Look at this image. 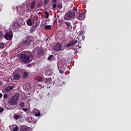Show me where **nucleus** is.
<instances>
[{"mask_svg":"<svg viewBox=\"0 0 131 131\" xmlns=\"http://www.w3.org/2000/svg\"><path fill=\"white\" fill-rule=\"evenodd\" d=\"M19 55V60L23 62H31L33 60V53L30 51H23Z\"/></svg>","mask_w":131,"mask_h":131,"instance_id":"f257e3e1","label":"nucleus"},{"mask_svg":"<svg viewBox=\"0 0 131 131\" xmlns=\"http://www.w3.org/2000/svg\"><path fill=\"white\" fill-rule=\"evenodd\" d=\"M75 18V12L70 11L66 13L63 19L67 21H71Z\"/></svg>","mask_w":131,"mask_h":131,"instance_id":"f03ea898","label":"nucleus"},{"mask_svg":"<svg viewBox=\"0 0 131 131\" xmlns=\"http://www.w3.org/2000/svg\"><path fill=\"white\" fill-rule=\"evenodd\" d=\"M33 37L29 35H27L26 38L22 41V45L25 46H30L31 43L33 41Z\"/></svg>","mask_w":131,"mask_h":131,"instance_id":"7ed1b4c3","label":"nucleus"},{"mask_svg":"<svg viewBox=\"0 0 131 131\" xmlns=\"http://www.w3.org/2000/svg\"><path fill=\"white\" fill-rule=\"evenodd\" d=\"M19 95L18 94H16L15 95L13 96L10 100H9V104L11 105H17L18 103L17 101L18 100Z\"/></svg>","mask_w":131,"mask_h":131,"instance_id":"20e7f679","label":"nucleus"},{"mask_svg":"<svg viewBox=\"0 0 131 131\" xmlns=\"http://www.w3.org/2000/svg\"><path fill=\"white\" fill-rule=\"evenodd\" d=\"M4 38L7 40H11L13 38V33L12 31L9 32L6 31V34L4 35Z\"/></svg>","mask_w":131,"mask_h":131,"instance_id":"39448f33","label":"nucleus"},{"mask_svg":"<svg viewBox=\"0 0 131 131\" xmlns=\"http://www.w3.org/2000/svg\"><path fill=\"white\" fill-rule=\"evenodd\" d=\"M45 50L43 49H38L37 50V55L36 57L37 58H40L41 56H43Z\"/></svg>","mask_w":131,"mask_h":131,"instance_id":"423d86ee","label":"nucleus"},{"mask_svg":"<svg viewBox=\"0 0 131 131\" xmlns=\"http://www.w3.org/2000/svg\"><path fill=\"white\" fill-rule=\"evenodd\" d=\"M78 41L76 40H72L70 41L68 43L66 44V48H69V47L74 46L78 43Z\"/></svg>","mask_w":131,"mask_h":131,"instance_id":"0eeeda50","label":"nucleus"},{"mask_svg":"<svg viewBox=\"0 0 131 131\" xmlns=\"http://www.w3.org/2000/svg\"><path fill=\"white\" fill-rule=\"evenodd\" d=\"M19 131H31V128L26 125H21Z\"/></svg>","mask_w":131,"mask_h":131,"instance_id":"6e6552de","label":"nucleus"},{"mask_svg":"<svg viewBox=\"0 0 131 131\" xmlns=\"http://www.w3.org/2000/svg\"><path fill=\"white\" fill-rule=\"evenodd\" d=\"M61 45L60 42L56 43V45L53 47V49H54V51H58L61 50Z\"/></svg>","mask_w":131,"mask_h":131,"instance_id":"1a4fd4ad","label":"nucleus"},{"mask_svg":"<svg viewBox=\"0 0 131 131\" xmlns=\"http://www.w3.org/2000/svg\"><path fill=\"white\" fill-rule=\"evenodd\" d=\"M77 18L79 20H83L85 18V15L83 13H79L77 15Z\"/></svg>","mask_w":131,"mask_h":131,"instance_id":"9d476101","label":"nucleus"},{"mask_svg":"<svg viewBox=\"0 0 131 131\" xmlns=\"http://www.w3.org/2000/svg\"><path fill=\"white\" fill-rule=\"evenodd\" d=\"M9 128L11 131H17L19 129L18 126L16 125H11Z\"/></svg>","mask_w":131,"mask_h":131,"instance_id":"9b49d317","label":"nucleus"},{"mask_svg":"<svg viewBox=\"0 0 131 131\" xmlns=\"http://www.w3.org/2000/svg\"><path fill=\"white\" fill-rule=\"evenodd\" d=\"M36 6V2L35 1H33L30 4V8L31 10L34 9L35 7Z\"/></svg>","mask_w":131,"mask_h":131,"instance_id":"f8f14e48","label":"nucleus"},{"mask_svg":"<svg viewBox=\"0 0 131 131\" xmlns=\"http://www.w3.org/2000/svg\"><path fill=\"white\" fill-rule=\"evenodd\" d=\"M14 80H18L20 79V75L18 73H15L13 76Z\"/></svg>","mask_w":131,"mask_h":131,"instance_id":"ddd939ff","label":"nucleus"},{"mask_svg":"<svg viewBox=\"0 0 131 131\" xmlns=\"http://www.w3.org/2000/svg\"><path fill=\"white\" fill-rule=\"evenodd\" d=\"M13 27H15V28H18L19 27V25L18 21H15L12 24Z\"/></svg>","mask_w":131,"mask_h":131,"instance_id":"4468645a","label":"nucleus"},{"mask_svg":"<svg viewBox=\"0 0 131 131\" xmlns=\"http://www.w3.org/2000/svg\"><path fill=\"white\" fill-rule=\"evenodd\" d=\"M13 88H14L13 86H9L7 87L5 89V91L6 92L8 93L9 91L12 90L13 89Z\"/></svg>","mask_w":131,"mask_h":131,"instance_id":"2eb2a0df","label":"nucleus"},{"mask_svg":"<svg viewBox=\"0 0 131 131\" xmlns=\"http://www.w3.org/2000/svg\"><path fill=\"white\" fill-rule=\"evenodd\" d=\"M38 20V17L37 15H35L32 18V21H33V24L35 23V21L37 22Z\"/></svg>","mask_w":131,"mask_h":131,"instance_id":"dca6fc26","label":"nucleus"},{"mask_svg":"<svg viewBox=\"0 0 131 131\" xmlns=\"http://www.w3.org/2000/svg\"><path fill=\"white\" fill-rule=\"evenodd\" d=\"M27 24L29 26H32L33 24V21H32L31 19H29L27 21Z\"/></svg>","mask_w":131,"mask_h":131,"instance_id":"f3484780","label":"nucleus"},{"mask_svg":"<svg viewBox=\"0 0 131 131\" xmlns=\"http://www.w3.org/2000/svg\"><path fill=\"white\" fill-rule=\"evenodd\" d=\"M42 3L41 1H40L37 4V6H36V7H37V8H39L40 7H42Z\"/></svg>","mask_w":131,"mask_h":131,"instance_id":"a211bd4d","label":"nucleus"},{"mask_svg":"<svg viewBox=\"0 0 131 131\" xmlns=\"http://www.w3.org/2000/svg\"><path fill=\"white\" fill-rule=\"evenodd\" d=\"M29 76V73L28 72H25L23 74V78L26 79Z\"/></svg>","mask_w":131,"mask_h":131,"instance_id":"6ab92c4d","label":"nucleus"},{"mask_svg":"<svg viewBox=\"0 0 131 131\" xmlns=\"http://www.w3.org/2000/svg\"><path fill=\"white\" fill-rule=\"evenodd\" d=\"M39 25V23L37 22L36 23V25H33L32 26V28L35 30H36V28H37V26Z\"/></svg>","mask_w":131,"mask_h":131,"instance_id":"aec40b11","label":"nucleus"},{"mask_svg":"<svg viewBox=\"0 0 131 131\" xmlns=\"http://www.w3.org/2000/svg\"><path fill=\"white\" fill-rule=\"evenodd\" d=\"M66 25L68 26V28H67V29H69L70 27L71 26V24L69 21H66Z\"/></svg>","mask_w":131,"mask_h":131,"instance_id":"412c9836","label":"nucleus"},{"mask_svg":"<svg viewBox=\"0 0 131 131\" xmlns=\"http://www.w3.org/2000/svg\"><path fill=\"white\" fill-rule=\"evenodd\" d=\"M5 48L4 43L1 42L0 43V50H3Z\"/></svg>","mask_w":131,"mask_h":131,"instance_id":"4be33fe9","label":"nucleus"},{"mask_svg":"<svg viewBox=\"0 0 131 131\" xmlns=\"http://www.w3.org/2000/svg\"><path fill=\"white\" fill-rule=\"evenodd\" d=\"M52 28L51 25H46L45 26V30H50Z\"/></svg>","mask_w":131,"mask_h":131,"instance_id":"5701e85b","label":"nucleus"},{"mask_svg":"<svg viewBox=\"0 0 131 131\" xmlns=\"http://www.w3.org/2000/svg\"><path fill=\"white\" fill-rule=\"evenodd\" d=\"M62 8V4H58L57 5V8L56 10L58 9V10H61Z\"/></svg>","mask_w":131,"mask_h":131,"instance_id":"b1692460","label":"nucleus"},{"mask_svg":"<svg viewBox=\"0 0 131 131\" xmlns=\"http://www.w3.org/2000/svg\"><path fill=\"white\" fill-rule=\"evenodd\" d=\"M49 17V13L48 12H45V19H48Z\"/></svg>","mask_w":131,"mask_h":131,"instance_id":"393cba45","label":"nucleus"},{"mask_svg":"<svg viewBox=\"0 0 131 131\" xmlns=\"http://www.w3.org/2000/svg\"><path fill=\"white\" fill-rule=\"evenodd\" d=\"M58 71H59V73L63 74H64V71L63 70H61L60 68H58Z\"/></svg>","mask_w":131,"mask_h":131,"instance_id":"a878e982","label":"nucleus"},{"mask_svg":"<svg viewBox=\"0 0 131 131\" xmlns=\"http://www.w3.org/2000/svg\"><path fill=\"white\" fill-rule=\"evenodd\" d=\"M50 2V0H44V6H46Z\"/></svg>","mask_w":131,"mask_h":131,"instance_id":"bb28decb","label":"nucleus"},{"mask_svg":"<svg viewBox=\"0 0 131 131\" xmlns=\"http://www.w3.org/2000/svg\"><path fill=\"white\" fill-rule=\"evenodd\" d=\"M20 106L21 107V108H24L25 107V103L24 102H20Z\"/></svg>","mask_w":131,"mask_h":131,"instance_id":"cd10ccee","label":"nucleus"},{"mask_svg":"<svg viewBox=\"0 0 131 131\" xmlns=\"http://www.w3.org/2000/svg\"><path fill=\"white\" fill-rule=\"evenodd\" d=\"M42 81H43L42 78H40L37 79V82H42Z\"/></svg>","mask_w":131,"mask_h":131,"instance_id":"c85d7f7f","label":"nucleus"},{"mask_svg":"<svg viewBox=\"0 0 131 131\" xmlns=\"http://www.w3.org/2000/svg\"><path fill=\"white\" fill-rule=\"evenodd\" d=\"M19 118V116L17 115H14V119L16 120H18Z\"/></svg>","mask_w":131,"mask_h":131,"instance_id":"c756f323","label":"nucleus"},{"mask_svg":"<svg viewBox=\"0 0 131 131\" xmlns=\"http://www.w3.org/2000/svg\"><path fill=\"white\" fill-rule=\"evenodd\" d=\"M84 34V31H80L79 32V36H82Z\"/></svg>","mask_w":131,"mask_h":131,"instance_id":"7c9ffc66","label":"nucleus"},{"mask_svg":"<svg viewBox=\"0 0 131 131\" xmlns=\"http://www.w3.org/2000/svg\"><path fill=\"white\" fill-rule=\"evenodd\" d=\"M53 55H50L48 56V60H52V59L53 58Z\"/></svg>","mask_w":131,"mask_h":131,"instance_id":"2f4dec72","label":"nucleus"},{"mask_svg":"<svg viewBox=\"0 0 131 131\" xmlns=\"http://www.w3.org/2000/svg\"><path fill=\"white\" fill-rule=\"evenodd\" d=\"M35 30H36L35 29L31 28V30H30V33H34V32H35Z\"/></svg>","mask_w":131,"mask_h":131,"instance_id":"473e14b6","label":"nucleus"},{"mask_svg":"<svg viewBox=\"0 0 131 131\" xmlns=\"http://www.w3.org/2000/svg\"><path fill=\"white\" fill-rule=\"evenodd\" d=\"M4 111V108L2 107H0V114L3 112Z\"/></svg>","mask_w":131,"mask_h":131,"instance_id":"72a5a7b5","label":"nucleus"},{"mask_svg":"<svg viewBox=\"0 0 131 131\" xmlns=\"http://www.w3.org/2000/svg\"><path fill=\"white\" fill-rule=\"evenodd\" d=\"M58 23L60 24H63V20L62 19H58Z\"/></svg>","mask_w":131,"mask_h":131,"instance_id":"f704fd0d","label":"nucleus"},{"mask_svg":"<svg viewBox=\"0 0 131 131\" xmlns=\"http://www.w3.org/2000/svg\"><path fill=\"white\" fill-rule=\"evenodd\" d=\"M36 51V49H34L33 50V55H34V56H36V55H35V52Z\"/></svg>","mask_w":131,"mask_h":131,"instance_id":"c9c22d12","label":"nucleus"},{"mask_svg":"<svg viewBox=\"0 0 131 131\" xmlns=\"http://www.w3.org/2000/svg\"><path fill=\"white\" fill-rule=\"evenodd\" d=\"M57 7V5L56 4H53V5H52V8L54 9H56Z\"/></svg>","mask_w":131,"mask_h":131,"instance_id":"e433bc0d","label":"nucleus"},{"mask_svg":"<svg viewBox=\"0 0 131 131\" xmlns=\"http://www.w3.org/2000/svg\"><path fill=\"white\" fill-rule=\"evenodd\" d=\"M8 97V95L7 94H4V98L5 99H7Z\"/></svg>","mask_w":131,"mask_h":131,"instance_id":"4c0bfd02","label":"nucleus"},{"mask_svg":"<svg viewBox=\"0 0 131 131\" xmlns=\"http://www.w3.org/2000/svg\"><path fill=\"white\" fill-rule=\"evenodd\" d=\"M40 116V113H36V116L39 117Z\"/></svg>","mask_w":131,"mask_h":131,"instance_id":"58836bf2","label":"nucleus"},{"mask_svg":"<svg viewBox=\"0 0 131 131\" xmlns=\"http://www.w3.org/2000/svg\"><path fill=\"white\" fill-rule=\"evenodd\" d=\"M3 32L0 31V37H3Z\"/></svg>","mask_w":131,"mask_h":131,"instance_id":"ea45409f","label":"nucleus"},{"mask_svg":"<svg viewBox=\"0 0 131 131\" xmlns=\"http://www.w3.org/2000/svg\"><path fill=\"white\" fill-rule=\"evenodd\" d=\"M37 86H38V87H40V88L42 87V85L41 84H39V83H38V84H37Z\"/></svg>","mask_w":131,"mask_h":131,"instance_id":"a19ab883","label":"nucleus"},{"mask_svg":"<svg viewBox=\"0 0 131 131\" xmlns=\"http://www.w3.org/2000/svg\"><path fill=\"white\" fill-rule=\"evenodd\" d=\"M23 110L24 111V112H27L28 111V108H23Z\"/></svg>","mask_w":131,"mask_h":131,"instance_id":"79ce46f5","label":"nucleus"},{"mask_svg":"<svg viewBox=\"0 0 131 131\" xmlns=\"http://www.w3.org/2000/svg\"><path fill=\"white\" fill-rule=\"evenodd\" d=\"M85 38V36H82V40L84 41Z\"/></svg>","mask_w":131,"mask_h":131,"instance_id":"37998d69","label":"nucleus"},{"mask_svg":"<svg viewBox=\"0 0 131 131\" xmlns=\"http://www.w3.org/2000/svg\"><path fill=\"white\" fill-rule=\"evenodd\" d=\"M26 11L27 13H29L30 12V9L28 8V9H26Z\"/></svg>","mask_w":131,"mask_h":131,"instance_id":"c03bdc74","label":"nucleus"},{"mask_svg":"<svg viewBox=\"0 0 131 131\" xmlns=\"http://www.w3.org/2000/svg\"><path fill=\"white\" fill-rule=\"evenodd\" d=\"M57 2V0H52V2H53V3H56Z\"/></svg>","mask_w":131,"mask_h":131,"instance_id":"a18cd8bd","label":"nucleus"},{"mask_svg":"<svg viewBox=\"0 0 131 131\" xmlns=\"http://www.w3.org/2000/svg\"><path fill=\"white\" fill-rule=\"evenodd\" d=\"M2 97H3L2 93H0V98H2Z\"/></svg>","mask_w":131,"mask_h":131,"instance_id":"49530a36","label":"nucleus"},{"mask_svg":"<svg viewBox=\"0 0 131 131\" xmlns=\"http://www.w3.org/2000/svg\"><path fill=\"white\" fill-rule=\"evenodd\" d=\"M73 10H74V11H76V9H75V8H73Z\"/></svg>","mask_w":131,"mask_h":131,"instance_id":"de8ad7c7","label":"nucleus"},{"mask_svg":"<svg viewBox=\"0 0 131 131\" xmlns=\"http://www.w3.org/2000/svg\"><path fill=\"white\" fill-rule=\"evenodd\" d=\"M73 51H75L76 49H73Z\"/></svg>","mask_w":131,"mask_h":131,"instance_id":"09e8293b","label":"nucleus"},{"mask_svg":"<svg viewBox=\"0 0 131 131\" xmlns=\"http://www.w3.org/2000/svg\"><path fill=\"white\" fill-rule=\"evenodd\" d=\"M80 42H78V44H80Z\"/></svg>","mask_w":131,"mask_h":131,"instance_id":"8fccbe9b","label":"nucleus"},{"mask_svg":"<svg viewBox=\"0 0 131 131\" xmlns=\"http://www.w3.org/2000/svg\"><path fill=\"white\" fill-rule=\"evenodd\" d=\"M1 85V82H0V86Z\"/></svg>","mask_w":131,"mask_h":131,"instance_id":"3c124183","label":"nucleus"}]
</instances>
